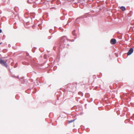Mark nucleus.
<instances>
[{"label":"nucleus","instance_id":"48","mask_svg":"<svg viewBox=\"0 0 134 134\" xmlns=\"http://www.w3.org/2000/svg\"><path fill=\"white\" fill-rule=\"evenodd\" d=\"M2 43V42H1L0 43V45Z\"/></svg>","mask_w":134,"mask_h":134},{"label":"nucleus","instance_id":"20","mask_svg":"<svg viewBox=\"0 0 134 134\" xmlns=\"http://www.w3.org/2000/svg\"><path fill=\"white\" fill-rule=\"evenodd\" d=\"M38 26L40 27H41L40 29L41 30L42 29V26L41 24H39L38 25Z\"/></svg>","mask_w":134,"mask_h":134},{"label":"nucleus","instance_id":"15","mask_svg":"<svg viewBox=\"0 0 134 134\" xmlns=\"http://www.w3.org/2000/svg\"><path fill=\"white\" fill-rule=\"evenodd\" d=\"M18 66V64L17 63H16L15 64V65L14 66V68H16Z\"/></svg>","mask_w":134,"mask_h":134},{"label":"nucleus","instance_id":"22","mask_svg":"<svg viewBox=\"0 0 134 134\" xmlns=\"http://www.w3.org/2000/svg\"><path fill=\"white\" fill-rule=\"evenodd\" d=\"M27 2L28 3H32V2H30V1H29V0H27Z\"/></svg>","mask_w":134,"mask_h":134},{"label":"nucleus","instance_id":"41","mask_svg":"<svg viewBox=\"0 0 134 134\" xmlns=\"http://www.w3.org/2000/svg\"><path fill=\"white\" fill-rule=\"evenodd\" d=\"M74 40H72V42H74Z\"/></svg>","mask_w":134,"mask_h":134},{"label":"nucleus","instance_id":"1","mask_svg":"<svg viewBox=\"0 0 134 134\" xmlns=\"http://www.w3.org/2000/svg\"><path fill=\"white\" fill-rule=\"evenodd\" d=\"M68 41H71L70 40H68L66 36L62 37L59 41V47L61 49L65 47L68 48L69 46V44L68 43Z\"/></svg>","mask_w":134,"mask_h":134},{"label":"nucleus","instance_id":"28","mask_svg":"<svg viewBox=\"0 0 134 134\" xmlns=\"http://www.w3.org/2000/svg\"><path fill=\"white\" fill-rule=\"evenodd\" d=\"M30 0L31 1V2H32V3L33 2L34 3H35L36 2V1H34L33 0Z\"/></svg>","mask_w":134,"mask_h":134},{"label":"nucleus","instance_id":"60","mask_svg":"<svg viewBox=\"0 0 134 134\" xmlns=\"http://www.w3.org/2000/svg\"><path fill=\"white\" fill-rule=\"evenodd\" d=\"M30 2H31V1L30 0Z\"/></svg>","mask_w":134,"mask_h":134},{"label":"nucleus","instance_id":"33","mask_svg":"<svg viewBox=\"0 0 134 134\" xmlns=\"http://www.w3.org/2000/svg\"><path fill=\"white\" fill-rule=\"evenodd\" d=\"M2 32V29H0V33Z\"/></svg>","mask_w":134,"mask_h":134},{"label":"nucleus","instance_id":"2","mask_svg":"<svg viewBox=\"0 0 134 134\" xmlns=\"http://www.w3.org/2000/svg\"><path fill=\"white\" fill-rule=\"evenodd\" d=\"M0 64H1L2 66L6 68L7 69H8L9 72H11L9 66H8L6 61H4L2 59V58H0Z\"/></svg>","mask_w":134,"mask_h":134},{"label":"nucleus","instance_id":"29","mask_svg":"<svg viewBox=\"0 0 134 134\" xmlns=\"http://www.w3.org/2000/svg\"><path fill=\"white\" fill-rule=\"evenodd\" d=\"M52 29H50L49 30V32L50 33H51V32L52 31Z\"/></svg>","mask_w":134,"mask_h":134},{"label":"nucleus","instance_id":"19","mask_svg":"<svg viewBox=\"0 0 134 134\" xmlns=\"http://www.w3.org/2000/svg\"><path fill=\"white\" fill-rule=\"evenodd\" d=\"M71 21V20L70 18H69L68 21V23H69Z\"/></svg>","mask_w":134,"mask_h":134},{"label":"nucleus","instance_id":"36","mask_svg":"<svg viewBox=\"0 0 134 134\" xmlns=\"http://www.w3.org/2000/svg\"><path fill=\"white\" fill-rule=\"evenodd\" d=\"M118 112H119V113H120V111H119V110H118V111H117V113H118ZM120 114V113H119V114Z\"/></svg>","mask_w":134,"mask_h":134},{"label":"nucleus","instance_id":"3","mask_svg":"<svg viewBox=\"0 0 134 134\" xmlns=\"http://www.w3.org/2000/svg\"><path fill=\"white\" fill-rule=\"evenodd\" d=\"M24 76L22 77L21 79H20V80L22 83L26 84L28 82V81L26 79H24Z\"/></svg>","mask_w":134,"mask_h":134},{"label":"nucleus","instance_id":"9","mask_svg":"<svg viewBox=\"0 0 134 134\" xmlns=\"http://www.w3.org/2000/svg\"><path fill=\"white\" fill-rule=\"evenodd\" d=\"M81 18V17H79V18H77L76 19V23H77L78 24H79V23H78L77 22L78 21L79 22V20Z\"/></svg>","mask_w":134,"mask_h":134},{"label":"nucleus","instance_id":"31","mask_svg":"<svg viewBox=\"0 0 134 134\" xmlns=\"http://www.w3.org/2000/svg\"><path fill=\"white\" fill-rule=\"evenodd\" d=\"M57 1L58 2H59L61 4V2L60 1V0H57Z\"/></svg>","mask_w":134,"mask_h":134},{"label":"nucleus","instance_id":"46","mask_svg":"<svg viewBox=\"0 0 134 134\" xmlns=\"http://www.w3.org/2000/svg\"><path fill=\"white\" fill-rule=\"evenodd\" d=\"M82 0V1H85V0Z\"/></svg>","mask_w":134,"mask_h":134},{"label":"nucleus","instance_id":"10","mask_svg":"<svg viewBox=\"0 0 134 134\" xmlns=\"http://www.w3.org/2000/svg\"><path fill=\"white\" fill-rule=\"evenodd\" d=\"M90 96V95L89 93H86L85 94V96L86 98L89 97Z\"/></svg>","mask_w":134,"mask_h":134},{"label":"nucleus","instance_id":"50","mask_svg":"<svg viewBox=\"0 0 134 134\" xmlns=\"http://www.w3.org/2000/svg\"><path fill=\"white\" fill-rule=\"evenodd\" d=\"M36 93V91L35 92H34V93Z\"/></svg>","mask_w":134,"mask_h":134},{"label":"nucleus","instance_id":"38","mask_svg":"<svg viewBox=\"0 0 134 134\" xmlns=\"http://www.w3.org/2000/svg\"><path fill=\"white\" fill-rule=\"evenodd\" d=\"M16 77L17 78H18V79H19V76H18L17 77Z\"/></svg>","mask_w":134,"mask_h":134},{"label":"nucleus","instance_id":"63","mask_svg":"<svg viewBox=\"0 0 134 134\" xmlns=\"http://www.w3.org/2000/svg\"><path fill=\"white\" fill-rule=\"evenodd\" d=\"M28 75V74H27V76Z\"/></svg>","mask_w":134,"mask_h":134},{"label":"nucleus","instance_id":"39","mask_svg":"<svg viewBox=\"0 0 134 134\" xmlns=\"http://www.w3.org/2000/svg\"><path fill=\"white\" fill-rule=\"evenodd\" d=\"M51 37H51V36H50V38H48V39H49V40L51 38Z\"/></svg>","mask_w":134,"mask_h":134},{"label":"nucleus","instance_id":"59","mask_svg":"<svg viewBox=\"0 0 134 134\" xmlns=\"http://www.w3.org/2000/svg\"><path fill=\"white\" fill-rule=\"evenodd\" d=\"M5 58H4H4H3V59Z\"/></svg>","mask_w":134,"mask_h":134},{"label":"nucleus","instance_id":"14","mask_svg":"<svg viewBox=\"0 0 134 134\" xmlns=\"http://www.w3.org/2000/svg\"><path fill=\"white\" fill-rule=\"evenodd\" d=\"M15 97L16 99L17 100H18L19 98V97L18 95H16Z\"/></svg>","mask_w":134,"mask_h":134},{"label":"nucleus","instance_id":"42","mask_svg":"<svg viewBox=\"0 0 134 134\" xmlns=\"http://www.w3.org/2000/svg\"><path fill=\"white\" fill-rule=\"evenodd\" d=\"M77 38V37H75V39H76V38Z\"/></svg>","mask_w":134,"mask_h":134},{"label":"nucleus","instance_id":"6","mask_svg":"<svg viewBox=\"0 0 134 134\" xmlns=\"http://www.w3.org/2000/svg\"><path fill=\"white\" fill-rule=\"evenodd\" d=\"M120 9H121L123 11H124L125 10H126V8L124 6H122L120 7Z\"/></svg>","mask_w":134,"mask_h":134},{"label":"nucleus","instance_id":"64","mask_svg":"<svg viewBox=\"0 0 134 134\" xmlns=\"http://www.w3.org/2000/svg\"><path fill=\"white\" fill-rule=\"evenodd\" d=\"M133 120H134V119H133Z\"/></svg>","mask_w":134,"mask_h":134},{"label":"nucleus","instance_id":"56","mask_svg":"<svg viewBox=\"0 0 134 134\" xmlns=\"http://www.w3.org/2000/svg\"><path fill=\"white\" fill-rule=\"evenodd\" d=\"M34 89H35V90H36V88H35Z\"/></svg>","mask_w":134,"mask_h":134},{"label":"nucleus","instance_id":"25","mask_svg":"<svg viewBox=\"0 0 134 134\" xmlns=\"http://www.w3.org/2000/svg\"><path fill=\"white\" fill-rule=\"evenodd\" d=\"M12 77H13V78H16V77L15 75H12Z\"/></svg>","mask_w":134,"mask_h":134},{"label":"nucleus","instance_id":"58","mask_svg":"<svg viewBox=\"0 0 134 134\" xmlns=\"http://www.w3.org/2000/svg\"><path fill=\"white\" fill-rule=\"evenodd\" d=\"M57 67V66H55L54 67Z\"/></svg>","mask_w":134,"mask_h":134},{"label":"nucleus","instance_id":"26","mask_svg":"<svg viewBox=\"0 0 134 134\" xmlns=\"http://www.w3.org/2000/svg\"><path fill=\"white\" fill-rule=\"evenodd\" d=\"M31 62H34V61L32 59H31L30 61Z\"/></svg>","mask_w":134,"mask_h":134},{"label":"nucleus","instance_id":"45","mask_svg":"<svg viewBox=\"0 0 134 134\" xmlns=\"http://www.w3.org/2000/svg\"><path fill=\"white\" fill-rule=\"evenodd\" d=\"M39 10H41V9H40V8L39 9Z\"/></svg>","mask_w":134,"mask_h":134},{"label":"nucleus","instance_id":"30","mask_svg":"<svg viewBox=\"0 0 134 134\" xmlns=\"http://www.w3.org/2000/svg\"><path fill=\"white\" fill-rule=\"evenodd\" d=\"M102 73H101L100 74V77H98L100 78L102 77Z\"/></svg>","mask_w":134,"mask_h":134},{"label":"nucleus","instance_id":"37","mask_svg":"<svg viewBox=\"0 0 134 134\" xmlns=\"http://www.w3.org/2000/svg\"><path fill=\"white\" fill-rule=\"evenodd\" d=\"M8 46L9 47H10L11 46L10 45V44H9Z\"/></svg>","mask_w":134,"mask_h":134},{"label":"nucleus","instance_id":"23","mask_svg":"<svg viewBox=\"0 0 134 134\" xmlns=\"http://www.w3.org/2000/svg\"><path fill=\"white\" fill-rule=\"evenodd\" d=\"M33 7L34 8H35L36 7V4H34L33 5Z\"/></svg>","mask_w":134,"mask_h":134},{"label":"nucleus","instance_id":"40","mask_svg":"<svg viewBox=\"0 0 134 134\" xmlns=\"http://www.w3.org/2000/svg\"><path fill=\"white\" fill-rule=\"evenodd\" d=\"M122 37H120V38H119V39H122Z\"/></svg>","mask_w":134,"mask_h":134},{"label":"nucleus","instance_id":"49","mask_svg":"<svg viewBox=\"0 0 134 134\" xmlns=\"http://www.w3.org/2000/svg\"><path fill=\"white\" fill-rule=\"evenodd\" d=\"M59 29H61L62 28H61V27H60L59 28Z\"/></svg>","mask_w":134,"mask_h":134},{"label":"nucleus","instance_id":"57","mask_svg":"<svg viewBox=\"0 0 134 134\" xmlns=\"http://www.w3.org/2000/svg\"><path fill=\"white\" fill-rule=\"evenodd\" d=\"M96 76V75H94L93 76Z\"/></svg>","mask_w":134,"mask_h":134},{"label":"nucleus","instance_id":"17","mask_svg":"<svg viewBox=\"0 0 134 134\" xmlns=\"http://www.w3.org/2000/svg\"><path fill=\"white\" fill-rule=\"evenodd\" d=\"M38 78H37L36 80H35V81H36V83L38 85Z\"/></svg>","mask_w":134,"mask_h":134},{"label":"nucleus","instance_id":"16","mask_svg":"<svg viewBox=\"0 0 134 134\" xmlns=\"http://www.w3.org/2000/svg\"><path fill=\"white\" fill-rule=\"evenodd\" d=\"M65 17L64 16H62L60 17V19L62 20H63L64 19Z\"/></svg>","mask_w":134,"mask_h":134},{"label":"nucleus","instance_id":"4","mask_svg":"<svg viewBox=\"0 0 134 134\" xmlns=\"http://www.w3.org/2000/svg\"><path fill=\"white\" fill-rule=\"evenodd\" d=\"M133 49L132 47L130 48L127 53V55L129 56L131 55L133 53Z\"/></svg>","mask_w":134,"mask_h":134},{"label":"nucleus","instance_id":"52","mask_svg":"<svg viewBox=\"0 0 134 134\" xmlns=\"http://www.w3.org/2000/svg\"><path fill=\"white\" fill-rule=\"evenodd\" d=\"M64 30V29H62V31H63Z\"/></svg>","mask_w":134,"mask_h":134},{"label":"nucleus","instance_id":"53","mask_svg":"<svg viewBox=\"0 0 134 134\" xmlns=\"http://www.w3.org/2000/svg\"><path fill=\"white\" fill-rule=\"evenodd\" d=\"M5 37V36L4 35L3 36V37Z\"/></svg>","mask_w":134,"mask_h":134},{"label":"nucleus","instance_id":"47","mask_svg":"<svg viewBox=\"0 0 134 134\" xmlns=\"http://www.w3.org/2000/svg\"><path fill=\"white\" fill-rule=\"evenodd\" d=\"M46 62H45L44 63V64H45L46 63Z\"/></svg>","mask_w":134,"mask_h":134},{"label":"nucleus","instance_id":"27","mask_svg":"<svg viewBox=\"0 0 134 134\" xmlns=\"http://www.w3.org/2000/svg\"><path fill=\"white\" fill-rule=\"evenodd\" d=\"M76 108V106H74L72 108H71L72 109L73 108H74V109H75V108Z\"/></svg>","mask_w":134,"mask_h":134},{"label":"nucleus","instance_id":"35","mask_svg":"<svg viewBox=\"0 0 134 134\" xmlns=\"http://www.w3.org/2000/svg\"><path fill=\"white\" fill-rule=\"evenodd\" d=\"M116 56L117 57H118V55L117 54H116Z\"/></svg>","mask_w":134,"mask_h":134},{"label":"nucleus","instance_id":"62","mask_svg":"<svg viewBox=\"0 0 134 134\" xmlns=\"http://www.w3.org/2000/svg\"><path fill=\"white\" fill-rule=\"evenodd\" d=\"M54 33H54H52V34H53V33Z\"/></svg>","mask_w":134,"mask_h":134},{"label":"nucleus","instance_id":"24","mask_svg":"<svg viewBox=\"0 0 134 134\" xmlns=\"http://www.w3.org/2000/svg\"><path fill=\"white\" fill-rule=\"evenodd\" d=\"M93 100V99H92V98H91V99H90V101H89L88 102H91Z\"/></svg>","mask_w":134,"mask_h":134},{"label":"nucleus","instance_id":"51","mask_svg":"<svg viewBox=\"0 0 134 134\" xmlns=\"http://www.w3.org/2000/svg\"><path fill=\"white\" fill-rule=\"evenodd\" d=\"M16 28H17V27H14V28L15 29H16Z\"/></svg>","mask_w":134,"mask_h":134},{"label":"nucleus","instance_id":"8","mask_svg":"<svg viewBox=\"0 0 134 134\" xmlns=\"http://www.w3.org/2000/svg\"><path fill=\"white\" fill-rule=\"evenodd\" d=\"M75 31L76 30H74L72 31V33L73 35L74 36H76L77 35V34L75 33Z\"/></svg>","mask_w":134,"mask_h":134},{"label":"nucleus","instance_id":"55","mask_svg":"<svg viewBox=\"0 0 134 134\" xmlns=\"http://www.w3.org/2000/svg\"><path fill=\"white\" fill-rule=\"evenodd\" d=\"M28 90H30V89H28Z\"/></svg>","mask_w":134,"mask_h":134},{"label":"nucleus","instance_id":"21","mask_svg":"<svg viewBox=\"0 0 134 134\" xmlns=\"http://www.w3.org/2000/svg\"><path fill=\"white\" fill-rule=\"evenodd\" d=\"M7 49H5L4 50H3V52L4 53H5L7 51Z\"/></svg>","mask_w":134,"mask_h":134},{"label":"nucleus","instance_id":"61","mask_svg":"<svg viewBox=\"0 0 134 134\" xmlns=\"http://www.w3.org/2000/svg\"><path fill=\"white\" fill-rule=\"evenodd\" d=\"M54 27L56 28V26H54Z\"/></svg>","mask_w":134,"mask_h":134},{"label":"nucleus","instance_id":"18","mask_svg":"<svg viewBox=\"0 0 134 134\" xmlns=\"http://www.w3.org/2000/svg\"><path fill=\"white\" fill-rule=\"evenodd\" d=\"M49 1H47V2L44 1L43 3L46 4H47V2H49Z\"/></svg>","mask_w":134,"mask_h":134},{"label":"nucleus","instance_id":"43","mask_svg":"<svg viewBox=\"0 0 134 134\" xmlns=\"http://www.w3.org/2000/svg\"><path fill=\"white\" fill-rule=\"evenodd\" d=\"M67 0V1H68L69 2H70L71 1V0Z\"/></svg>","mask_w":134,"mask_h":134},{"label":"nucleus","instance_id":"12","mask_svg":"<svg viewBox=\"0 0 134 134\" xmlns=\"http://www.w3.org/2000/svg\"><path fill=\"white\" fill-rule=\"evenodd\" d=\"M23 64L24 65H29V64L28 63H26V62H23Z\"/></svg>","mask_w":134,"mask_h":134},{"label":"nucleus","instance_id":"13","mask_svg":"<svg viewBox=\"0 0 134 134\" xmlns=\"http://www.w3.org/2000/svg\"><path fill=\"white\" fill-rule=\"evenodd\" d=\"M78 94L80 95L82 97L83 96V93L81 92H79L78 93Z\"/></svg>","mask_w":134,"mask_h":134},{"label":"nucleus","instance_id":"5","mask_svg":"<svg viewBox=\"0 0 134 134\" xmlns=\"http://www.w3.org/2000/svg\"><path fill=\"white\" fill-rule=\"evenodd\" d=\"M110 43L112 45H114L116 43V39L113 38L110 40Z\"/></svg>","mask_w":134,"mask_h":134},{"label":"nucleus","instance_id":"44","mask_svg":"<svg viewBox=\"0 0 134 134\" xmlns=\"http://www.w3.org/2000/svg\"><path fill=\"white\" fill-rule=\"evenodd\" d=\"M33 81V80L32 79L31 80V82H32Z\"/></svg>","mask_w":134,"mask_h":134},{"label":"nucleus","instance_id":"11","mask_svg":"<svg viewBox=\"0 0 134 134\" xmlns=\"http://www.w3.org/2000/svg\"><path fill=\"white\" fill-rule=\"evenodd\" d=\"M74 5H75V7H77L78 6V4H77V3H75L74 4H72L73 7H75V6H74Z\"/></svg>","mask_w":134,"mask_h":134},{"label":"nucleus","instance_id":"34","mask_svg":"<svg viewBox=\"0 0 134 134\" xmlns=\"http://www.w3.org/2000/svg\"><path fill=\"white\" fill-rule=\"evenodd\" d=\"M32 51L33 52V53L35 52V51L33 49H32Z\"/></svg>","mask_w":134,"mask_h":134},{"label":"nucleus","instance_id":"54","mask_svg":"<svg viewBox=\"0 0 134 134\" xmlns=\"http://www.w3.org/2000/svg\"><path fill=\"white\" fill-rule=\"evenodd\" d=\"M34 48L36 49L37 48L36 47H34Z\"/></svg>","mask_w":134,"mask_h":134},{"label":"nucleus","instance_id":"7","mask_svg":"<svg viewBox=\"0 0 134 134\" xmlns=\"http://www.w3.org/2000/svg\"><path fill=\"white\" fill-rule=\"evenodd\" d=\"M76 119V118L70 121H68L67 124H69L71 123L72 122L74 121Z\"/></svg>","mask_w":134,"mask_h":134},{"label":"nucleus","instance_id":"32","mask_svg":"<svg viewBox=\"0 0 134 134\" xmlns=\"http://www.w3.org/2000/svg\"><path fill=\"white\" fill-rule=\"evenodd\" d=\"M13 64H14V62H12V63H11V64L12 66H13Z\"/></svg>","mask_w":134,"mask_h":134}]
</instances>
